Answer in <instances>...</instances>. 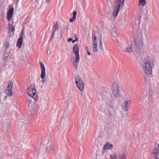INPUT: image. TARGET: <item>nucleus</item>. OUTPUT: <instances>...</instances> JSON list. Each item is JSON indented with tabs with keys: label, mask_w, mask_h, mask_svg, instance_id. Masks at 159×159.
Segmentation results:
<instances>
[{
	"label": "nucleus",
	"mask_w": 159,
	"mask_h": 159,
	"mask_svg": "<svg viewBox=\"0 0 159 159\" xmlns=\"http://www.w3.org/2000/svg\"><path fill=\"white\" fill-rule=\"evenodd\" d=\"M119 10V0H116L115 6L113 12V16L116 17L118 14Z\"/></svg>",
	"instance_id": "11"
},
{
	"label": "nucleus",
	"mask_w": 159,
	"mask_h": 159,
	"mask_svg": "<svg viewBox=\"0 0 159 159\" xmlns=\"http://www.w3.org/2000/svg\"><path fill=\"white\" fill-rule=\"evenodd\" d=\"M76 41H75V40H72V43H75Z\"/></svg>",
	"instance_id": "40"
},
{
	"label": "nucleus",
	"mask_w": 159,
	"mask_h": 159,
	"mask_svg": "<svg viewBox=\"0 0 159 159\" xmlns=\"http://www.w3.org/2000/svg\"><path fill=\"white\" fill-rule=\"evenodd\" d=\"M41 106L40 105H37L35 106V109L38 111H40L41 110Z\"/></svg>",
	"instance_id": "27"
},
{
	"label": "nucleus",
	"mask_w": 159,
	"mask_h": 159,
	"mask_svg": "<svg viewBox=\"0 0 159 159\" xmlns=\"http://www.w3.org/2000/svg\"><path fill=\"white\" fill-rule=\"evenodd\" d=\"M85 49L86 51H87V50H88V48L87 47H86Z\"/></svg>",
	"instance_id": "41"
},
{
	"label": "nucleus",
	"mask_w": 159,
	"mask_h": 159,
	"mask_svg": "<svg viewBox=\"0 0 159 159\" xmlns=\"http://www.w3.org/2000/svg\"><path fill=\"white\" fill-rule=\"evenodd\" d=\"M159 151L158 149L156 147L152 150V154L155 159H157L158 158V156Z\"/></svg>",
	"instance_id": "19"
},
{
	"label": "nucleus",
	"mask_w": 159,
	"mask_h": 159,
	"mask_svg": "<svg viewBox=\"0 0 159 159\" xmlns=\"http://www.w3.org/2000/svg\"><path fill=\"white\" fill-rule=\"evenodd\" d=\"M140 48H142L143 47V44H142V43H140Z\"/></svg>",
	"instance_id": "39"
},
{
	"label": "nucleus",
	"mask_w": 159,
	"mask_h": 159,
	"mask_svg": "<svg viewBox=\"0 0 159 159\" xmlns=\"http://www.w3.org/2000/svg\"><path fill=\"white\" fill-rule=\"evenodd\" d=\"M142 70L143 73L146 75H150L152 73V69L151 62L148 57L144 61L142 65Z\"/></svg>",
	"instance_id": "2"
},
{
	"label": "nucleus",
	"mask_w": 159,
	"mask_h": 159,
	"mask_svg": "<svg viewBox=\"0 0 159 159\" xmlns=\"http://www.w3.org/2000/svg\"><path fill=\"white\" fill-rule=\"evenodd\" d=\"M27 91L28 94L35 100L36 101L38 99V97L34 86L32 85L29 86Z\"/></svg>",
	"instance_id": "5"
},
{
	"label": "nucleus",
	"mask_w": 159,
	"mask_h": 159,
	"mask_svg": "<svg viewBox=\"0 0 159 159\" xmlns=\"http://www.w3.org/2000/svg\"><path fill=\"white\" fill-rule=\"evenodd\" d=\"M146 4V2L145 0H139V5L140 6L143 7Z\"/></svg>",
	"instance_id": "23"
},
{
	"label": "nucleus",
	"mask_w": 159,
	"mask_h": 159,
	"mask_svg": "<svg viewBox=\"0 0 159 159\" xmlns=\"http://www.w3.org/2000/svg\"><path fill=\"white\" fill-rule=\"evenodd\" d=\"M102 32L103 29L102 28L99 32V36L97 37V36H94L93 38V51L95 52H97L98 50V49L101 50H103L101 37V34Z\"/></svg>",
	"instance_id": "1"
},
{
	"label": "nucleus",
	"mask_w": 159,
	"mask_h": 159,
	"mask_svg": "<svg viewBox=\"0 0 159 159\" xmlns=\"http://www.w3.org/2000/svg\"><path fill=\"white\" fill-rule=\"evenodd\" d=\"M105 152V150H102V155H103Z\"/></svg>",
	"instance_id": "36"
},
{
	"label": "nucleus",
	"mask_w": 159,
	"mask_h": 159,
	"mask_svg": "<svg viewBox=\"0 0 159 159\" xmlns=\"http://www.w3.org/2000/svg\"><path fill=\"white\" fill-rule=\"evenodd\" d=\"M53 144L51 141H49L46 146V150L48 152L53 150Z\"/></svg>",
	"instance_id": "20"
},
{
	"label": "nucleus",
	"mask_w": 159,
	"mask_h": 159,
	"mask_svg": "<svg viewBox=\"0 0 159 159\" xmlns=\"http://www.w3.org/2000/svg\"><path fill=\"white\" fill-rule=\"evenodd\" d=\"M81 122L83 126H86L88 124V116L87 114L84 115L82 117Z\"/></svg>",
	"instance_id": "15"
},
{
	"label": "nucleus",
	"mask_w": 159,
	"mask_h": 159,
	"mask_svg": "<svg viewBox=\"0 0 159 159\" xmlns=\"http://www.w3.org/2000/svg\"><path fill=\"white\" fill-rule=\"evenodd\" d=\"M117 155L114 153L111 154L110 155L109 159H117Z\"/></svg>",
	"instance_id": "25"
},
{
	"label": "nucleus",
	"mask_w": 159,
	"mask_h": 159,
	"mask_svg": "<svg viewBox=\"0 0 159 159\" xmlns=\"http://www.w3.org/2000/svg\"><path fill=\"white\" fill-rule=\"evenodd\" d=\"M151 101V98L147 96L143 98L142 100V103L146 105L149 103Z\"/></svg>",
	"instance_id": "21"
},
{
	"label": "nucleus",
	"mask_w": 159,
	"mask_h": 159,
	"mask_svg": "<svg viewBox=\"0 0 159 159\" xmlns=\"http://www.w3.org/2000/svg\"><path fill=\"white\" fill-rule=\"evenodd\" d=\"M86 59H89V58L88 57H86Z\"/></svg>",
	"instance_id": "43"
},
{
	"label": "nucleus",
	"mask_w": 159,
	"mask_h": 159,
	"mask_svg": "<svg viewBox=\"0 0 159 159\" xmlns=\"http://www.w3.org/2000/svg\"><path fill=\"white\" fill-rule=\"evenodd\" d=\"M54 33H55L54 32H53L52 34V35L51 37V39H52L53 38V37L54 36Z\"/></svg>",
	"instance_id": "35"
},
{
	"label": "nucleus",
	"mask_w": 159,
	"mask_h": 159,
	"mask_svg": "<svg viewBox=\"0 0 159 159\" xmlns=\"http://www.w3.org/2000/svg\"><path fill=\"white\" fill-rule=\"evenodd\" d=\"M58 28V26L57 24H55L54 26V29L53 30V32H54V33L57 30Z\"/></svg>",
	"instance_id": "30"
},
{
	"label": "nucleus",
	"mask_w": 159,
	"mask_h": 159,
	"mask_svg": "<svg viewBox=\"0 0 159 159\" xmlns=\"http://www.w3.org/2000/svg\"><path fill=\"white\" fill-rule=\"evenodd\" d=\"M23 42V38L22 37H20L17 40L16 45L17 47L19 48H20L21 47L22 43Z\"/></svg>",
	"instance_id": "22"
},
{
	"label": "nucleus",
	"mask_w": 159,
	"mask_h": 159,
	"mask_svg": "<svg viewBox=\"0 0 159 159\" xmlns=\"http://www.w3.org/2000/svg\"><path fill=\"white\" fill-rule=\"evenodd\" d=\"M125 0H120V9L122 8L124 6Z\"/></svg>",
	"instance_id": "28"
},
{
	"label": "nucleus",
	"mask_w": 159,
	"mask_h": 159,
	"mask_svg": "<svg viewBox=\"0 0 159 159\" xmlns=\"http://www.w3.org/2000/svg\"><path fill=\"white\" fill-rule=\"evenodd\" d=\"M73 40V39L72 38H69L67 39V41L68 42H70V41H72V40Z\"/></svg>",
	"instance_id": "32"
},
{
	"label": "nucleus",
	"mask_w": 159,
	"mask_h": 159,
	"mask_svg": "<svg viewBox=\"0 0 159 159\" xmlns=\"http://www.w3.org/2000/svg\"><path fill=\"white\" fill-rule=\"evenodd\" d=\"M4 55L6 57H7L8 56V54L7 52H5L4 54Z\"/></svg>",
	"instance_id": "34"
},
{
	"label": "nucleus",
	"mask_w": 159,
	"mask_h": 159,
	"mask_svg": "<svg viewBox=\"0 0 159 159\" xmlns=\"http://www.w3.org/2000/svg\"><path fill=\"white\" fill-rule=\"evenodd\" d=\"M74 35L75 36V41H77L78 40V37L76 34H74Z\"/></svg>",
	"instance_id": "31"
},
{
	"label": "nucleus",
	"mask_w": 159,
	"mask_h": 159,
	"mask_svg": "<svg viewBox=\"0 0 159 159\" xmlns=\"http://www.w3.org/2000/svg\"><path fill=\"white\" fill-rule=\"evenodd\" d=\"M128 151L125 147H122L121 148V153L120 155V159H126Z\"/></svg>",
	"instance_id": "13"
},
{
	"label": "nucleus",
	"mask_w": 159,
	"mask_h": 159,
	"mask_svg": "<svg viewBox=\"0 0 159 159\" xmlns=\"http://www.w3.org/2000/svg\"><path fill=\"white\" fill-rule=\"evenodd\" d=\"M50 0H46L45 2L47 3H48L50 2Z\"/></svg>",
	"instance_id": "37"
},
{
	"label": "nucleus",
	"mask_w": 159,
	"mask_h": 159,
	"mask_svg": "<svg viewBox=\"0 0 159 159\" xmlns=\"http://www.w3.org/2000/svg\"><path fill=\"white\" fill-rule=\"evenodd\" d=\"M14 8L12 7L7 12V19L10 21L12 18L13 14Z\"/></svg>",
	"instance_id": "17"
},
{
	"label": "nucleus",
	"mask_w": 159,
	"mask_h": 159,
	"mask_svg": "<svg viewBox=\"0 0 159 159\" xmlns=\"http://www.w3.org/2000/svg\"><path fill=\"white\" fill-rule=\"evenodd\" d=\"M132 51L133 52H137L139 51L137 46L134 45V46H133L132 45H130V47L128 46L127 47L126 49L125 50L126 52L129 53H130Z\"/></svg>",
	"instance_id": "14"
},
{
	"label": "nucleus",
	"mask_w": 159,
	"mask_h": 159,
	"mask_svg": "<svg viewBox=\"0 0 159 159\" xmlns=\"http://www.w3.org/2000/svg\"><path fill=\"white\" fill-rule=\"evenodd\" d=\"M7 105H8L9 106H10V105L9 104H8Z\"/></svg>",
	"instance_id": "42"
},
{
	"label": "nucleus",
	"mask_w": 159,
	"mask_h": 159,
	"mask_svg": "<svg viewBox=\"0 0 159 159\" xmlns=\"http://www.w3.org/2000/svg\"><path fill=\"white\" fill-rule=\"evenodd\" d=\"M113 148V145L109 142H107L104 145L103 149L104 150H111Z\"/></svg>",
	"instance_id": "18"
},
{
	"label": "nucleus",
	"mask_w": 159,
	"mask_h": 159,
	"mask_svg": "<svg viewBox=\"0 0 159 159\" xmlns=\"http://www.w3.org/2000/svg\"><path fill=\"white\" fill-rule=\"evenodd\" d=\"M75 83L80 91H83L84 89V84L82 80L79 77L76 78L75 79Z\"/></svg>",
	"instance_id": "8"
},
{
	"label": "nucleus",
	"mask_w": 159,
	"mask_h": 159,
	"mask_svg": "<svg viewBox=\"0 0 159 159\" xmlns=\"http://www.w3.org/2000/svg\"><path fill=\"white\" fill-rule=\"evenodd\" d=\"M107 5L109 7H111L112 6V3L111 0H107Z\"/></svg>",
	"instance_id": "29"
},
{
	"label": "nucleus",
	"mask_w": 159,
	"mask_h": 159,
	"mask_svg": "<svg viewBox=\"0 0 159 159\" xmlns=\"http://www.w3.org/2000/svg\"><path fill=\"white\" fill-rule=\"evenodd\" d=\"M40 67L41 68L40 77L42 79V82L43 84H44L46 82V80H44L46 74L45 68L43 64L41 61L40 62Z\"/></svg>",
	"instance_id": "9"
},
{
	"label": "nucleus",
	"mask_w": 159,
	"mask_h": 159,
	"mask_svg": "<svg viewBox=\"0 0 159 159\" xmlns=\"http://www.w3.org/2000/svg\"><path fill=\"white\" fill-rule=\"evenodd\" d=\"M14 30L15 29L14 27L11 25H9L8 30V33H10L12 31H14Z\"/></svg>",
	"instance_id": "26"
},
{
	"label": "nucleus",
	"mask_w": 159,
	"mask_h": 159,
	"mask_svg": "<svg viewBox=\"0 0 159 159\" xmlns=\"http://www.w3.org/2000/svg\"><path fill=\"white\" fill-rule=\"evenodd\" d=\"M73 51L74 53L76 56V58L75 60V63H76L79 61L80 59V57L79 55V47L77 44H75L73 48ZM74 65L75 66V68L77 67V64H75L74 63Z\"/></svg>",
	"instance_id": "7"
},
{
	"label": "nucleus",
	"mask_w": 159,
	"mask_h": 159,
	"mask_svg": "<svg viewBox=\"0 0 159 159\" xmlns=\"http://www.w3.org/2000/svg\"><path fill=\"white\" fill-rule=\"evenodd\" d=\"M118 106H112L110 103H107L106 104V113L109 117L112 116L113 113L115 111L118 110Z\"/></svg>",
	"instance_id": "4"
},
{
	"label": "nucleus",
	"mask_w": 159,
	"mask_h": 159,
	"mask_svg": "<svg viewBox=\"0 0 159 159\" xmlns=\"http://www.w3.org/2000/svg\"><path fill=\"white\" fill-rule=\"evenodd\" d=\"M131 101L129 98H127L121 104V115L122 117H126L127 115V111H128L129 105L131 104Z\"/></svg>",
	"instance_id": "3"
},
{
	"label": "nucleus",
	"mask_w": 159,
	"mask_h": 159,
	"mask_svg": "<svg viewBox=\"0 0 159 159\" xmlns=\"http://www.w3.org/2000/svg\"><path fill=\"white\" fill-rule=\"evenodd\" d=\"M13 86V83L11 81H9L7 83V88L6 90V94L9 96L12 94V89Z\"/></svg>",
	"instance_id": "10"
},
{
	"label": "nucleus",
	"mask_w": 159,
	"mask_h": 159,
	"mask_svg": "<svg viewBox=\"0 0 159 159\" xmlns=\"http://www.w3.org/2000/svg\"><path fill=\"white\" fill-rule=\"evenodd\" d=\"M76 14L77 12L76 11H75L73 12V16L72 18H70L69 19L70 22H73L74 21V20L75 19Z\"/></svg>",
	"instance_id": "24"
},
{
	"label": "nucleus",
	"mask_w": 159,
	"mask_h": 159,
	"mask_svg": "<svg viewBox=\"0 0 159 159\" xmlns=\"http://www.w3.org/2000/svg\"><path fill=\"white\" fill-rule=\"evenodd\" d=\"M118 33L117 32V34ZM111 35L112 36V39L114 42L116 43H118L119 41V37L118 34L116 32V30L115 29L111 31Z\"/></svg>",
	"instance_id": "12"
},
{
	"label": "nucleus",
	"mask_w": 159,
	"mask_h": 159,
	"mask_svg": "<svg viewBox=\"0 0 159 159\" xmlns=\"http://www.w3.org/2000/svg\"><path fill=\"white\" fill-rule=\"evenodd\" d=\"M143 30V27H139L137 28L136 34L138 38H140V39L142 38Z\"/></svg>",
	"instance_id": "16"
},
{
	"label": "nucleus",
	"mask_w": 159,
	"mask_h": 159,
	"mask_svg": "<svg viewBox=\"0 0 159 159\" xmlns=\"http://www.w3.org/2000/svg\"><path fill=\"white\" fill-rule=\"evenodd\" d=\"M112 97L115 98H116L119 96V85L117 83H114L112 87Z\"/></svg>",
	"instance_id": "6"
},
{
	"label": "nucleus",
	"mask_w": 159,
	"mask_h": 159,
	"mask_svg": "<svg viewBox=\"0 0 159 159\" xmlns=\"http://www.w3.org/2000/svg\"><path fill=\"white\" fill-rule=\"evenodd\" d=\"M24 33L23 32H21V34L20 35V37L23 38V35H24Z\"/></svg>",
	"instance_id": "33"
},
{
	"label": "nucleus",
	"mask_w": 159,
	"mask_h": 159,
	"mask_svg": "<svg viewBox=\"0 0 159 159\" xmlns=\"http://www.w3.org/2000/svg\"><path fill=\"white\" fill-rule=\"evenodd\" d=\"M88 54L89 55V56H90V52L88 50H87V51H86Z\"/></svg>",
	"instance_id": "38"
}]
</instances>
